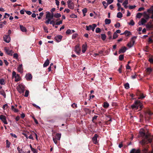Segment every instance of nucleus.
I'll return each mask as SVG.
<instances>
[{"label": "nucleus", "mask_w": 153, "mask_h": 153, "mask_svg": "<svg viewBox=\"0 0 153 153\" xmlns=\"http://www.w3.org/2000/svg\"><path fill=\"white\" fill-rule=\"evenodd\" d=\"M12 77H14L15 78V81L16 82H18L19 81L20 79V77L18 74H17L16 72L13 71L12 73Z\"/></svg>", "instance_id": "423d86ee"}, {"label": "nucleus", "mask_w": 153, "mask_h": 153, "mask_svg": "<svg viewBox=\"0 0 153 153\" xmlns=\"http://www.w3.org/2000/svg\"><path fill=\"white\" fill-rule=\"evenodd\" d=\"M13 57L14 58L17 59L18 58V55L17 53H15L13 54Z\"/></svg>", "instance_id": "6e6d98bb"}, {"label": "nucleus", "mask_w": 153, "mask_h": 153, "mask_svg": "<svg viewBox=\"0 0 153 153\" xmlns=\"http://www.w3.org/2000/svg\"><path fill=\"white\" fill-rule=\"evenodd\" d=\"M68 6L69 8L73 9L74 6V4L71 1L68 0L67 1Z\"/></svg>", "instance_id": "9b49d317"}, {"label": "nucleus", "mask_w": 153, "mask_h": 153, "mask_svg": "<svg viewBox=\"0 0 153 153\" xmlns=\"http://www.w3.org/2000/svg\"><path fill=\"white\" fill-rule=\"evenodd\" d=\"M97 27V25L95 24H93L92 25H89L88 26H86V30H92L93 31H94L95 28Z\"/></svg>", "instance_id": "0eeeda50"}, {"label": "nucleus", "mask_w": 153, "mask_h": 153, "mask_svg": "<svg viewBox=\"0 0 153 153\" xmlns=\"http://www.w3.org/2000/svg\"><path fill=\"white\" fill-rule=\"evenodd\" d=\"M26 13L28 15H30L32 14V12L30 11H26Z\"/></svg>", "instance_id": "338daca9"}, {"label": "nucleus", "mask_w": 153, "mask_h": 153, "mask_svg": "<svg viewBox=\"0 0 153 153\" xmlns=\"http://www.w3.org/2000/svg\"><path fill=\"white\" fill-rule=\"evenodd\" d=\"M98 137V135L97 134H95L94 137L92 138V140L93 143L95 144H97L98 143L97 140Z\"/></svg>", "instance_id": "f8f14e48"}, {"label": "nucleus", "mask_w": 153, "mask_h": 153, "mask_svg": "<svg viewBox=\"0 0 153 153\" xmlns=\"http://www.w3.org/2000/svg\"><path fill=\"white\" fill-rule=\"evenodd\" d=\"M18 71L21 73H22L23 72V68L22 67V65H20L17 68Z\"/></svg>", "instance_id": "a211bd4d"}, {"label": "nucleus", "mask_w": 153, "mask_h": 153, "mask_svg": "<svg viewBox=\"0 0 153 153\" xmlns=\"http://www.w3.org/2000/svg\"><path fill=\"white\" fill-rule=\"evenodd\" d=\"M20 28L21 30L23 32H26L27 31V29L23 25H20Z\"/></svg>", "instance_id": "412c9836"}, {"label": "nucleus", "mask_w": 153, "mask_h": 153, "mask_svg": "<svg viewBox=\"0 0 153 153\" xmlns=\"http://www.w3.org/2000/svg\"><path fill=\"white\" fill-rule=\"evenodd\" d=\"M66 34H71V30H70V29L67 30L66 32Z\"/></svg>", "instance_id": "de8ad7c7"}, {"label": "nucleus", "mask_w": 153, "mask_h": 153, "mask_svg": "<svg viewBox=\"0 0 153 153\" xmlns=\"http://www.w3.org/2000/svg\"><path fill=\"white\" fill-rule=\"evenodd\" d=\"M101 39H102L104 41L106 39V36L104 34H101Z\"/></svg>", "instance_id": "c85d7f7f"}, {"label": "nucleus", "mask_w": 153, "mask_h": 153, "mask_svg": "<svg viewBox=\"0 0 153 153\" xmlns=\"http://www.w3.org/2000/svg\"><path fill=\"white\" fill-rule=\"evenodd\" d=\"M31 150L33 152V153H37L38 152L37 150L34 148L32 149Z\"/></svg>", "instance_id": "13d9d810"}, {"label": "nucleus", "mask_w": 153, "mask_h": 153, "mask_svg": "<svg viewBox=\"0 0 153 153\" xmlns=\"http://www.w3.org/2000/svg\"><path fill=\"white\" fill-rule=\"evenodd\" d=\"M62 36L61 35H59L55 36V39L56 42H59L61 41L62 38Z\"/></svg>", "instance_id": "2eb2a0df"}, {"label": "nucleus", "mask_w": 153, "mask_h": 153, "mask_svg": "<svg viewBox=\"0 0 153 153\" xmlns=\"http://www.w3.org/2000/svg\"><path fill=\"white\" fill-rule=\"evenodd\" d=\"M101 31L100 29V28L97 27L96 28L95 30V32L96 33H99Z\"/></svg>", "instance_id": "37998d69"}, {"label": "nucleus", "mask_w": 153, "mask_h": 153, "mask_svg": "<svg viewBox=\"0 0 153 153\" xmlns=\"http://www.w3.org/2000/svg\"><path fill=\"white\" fill-rule=\"evenodd\" d=\"M25 78L27 80H30L32 78V76L30 74H27L26 75Z\"/></svg>", "instance_id": "aec40b11"}, {"label": "nucleus", "mask_w": 153, "mask_h": 153, "mask_svg": "<svg viewBox=\"0 0 153 153\" xmlns=\"http://www.w3.org/2000/svg\"><path fill=\"white\" fill-rule=\"evenodd\" d=\"M62 23V21L60 20L59 22H56V25H59Z\"/></svg>", "instance_id": "8fccbe9b"}, {"label": "nucleus", "mask_w": 153, "mask_h": 153, "mask_svg": "<svg viewBox=\"0 0 153 153\" xmlns=\"http://www.w3.org/2000/svg\"><path fill=\"white\" fill-rule=\"evenodd\" d=\"M80 49L79 45H76L75 48V51L77 54L79 55L80 53Z\"/></svg>", "instance_id": "4468645a"}, {"label": "nucleus", "mask_w": 153, "mask_h": 153, "mask_svg": "<svg viewBox=\"0 0 153 153\" xmlns=\"http://www.w3.org/2000/svg\"><path fill=\"white\" fill-rule=\"evenodd\" d=\"M117 6L118 7V9H117L118 10L120 11V9H121V5H120V3H118L117 4Z\"/></svg>", "instance_id": "58836bf2"}, {"label": "nucleus", "mask_w": 153, "mask_h": 153, "mask_svg": "<svg viewBox=\"0 0 153 153\" xmlns=\"http://www.w3.org/2000/svg\"><path fill=\"white\" fill-rule=\"evenodd\" d=\"M145 96L143 95V94H140V97H138V99H142L145 98Z\"/></svg>", "instance_id": "a19ab883"}, {"label": "nucleus", "mask_w": 153, "mask_h": 153, "mask_svg": "<svg viewBox=\"0 0 153 153\" xmlns=\"http://www.w3.org/2000/svg\"><path fill=\"white\" fill-rule=\"evenodd\" d=\"M10 15L9 14H8L7 13H5L4 14V18H6V16H7L8 17H9Z\"/></svg>", "instance_id": "4d7b16f0"}, {"label": "nucleus", "mask_w": 153, "mask_h": 153, "mask_svg": "<svg viewBox=\"0 0 153 153\" xmlns=\"http://www.w3.org/2000/svg\"><path fill=\"white\" fill-rule=\"evenodd\" d=\"M146 22V20L145 19L143 18H142L141 19L140 22H138V24L139 25H143Z\"/></svg>", "instance_id": "dca6fc26"}, {"label": "nucleus", "mask_w": 153, "mask_h": 153, "mask_svg": "<svg viewBox=\"0 0 153 153\" xmlns=\"http://www.w3.org/2000/svg\"><path fill=\"white\" fill-rule=\"evenodd\" d=\"M142 14L141 13H138L136 15V17L137 18H141Z\"/></svg>", "instance_id": "4c0bfd02"}, {"label": "nucleus", "mask_w": 153, "mask_h": 153, "mask_svg": "<svg viewBox=\"0 0 153 153\" xmlns=\"http://www.w3.org/2000/svg\"><path fill=\"white\" fill-rule=\"evenodd\" d=\"M53 16L56 18H59L61 17V15L60 13H56L54 15H53Z\"/></svg>", "instance_id": "c756f323"}, {"label": "nucleus", "mask_w": 153, "mask_h": 153, "mask_svg": "<svg viewBox=\"0 0 153 153\" xmlns=\"http://www.w3.org/2000/svg\"><path fill=\"white\" fill-rule=\"evenodd\" d=\"M135 7H136L135 5L130 6L129 7V8L130 9H134Z\"/></svg>", "instance_id": "052dcab7"}, {"label": "nucleus", "mask_w": 153, "mask_h": 153, "mask_svg": "<svg viewBox=\"0 0 153 153\" xmlns=\"http://www.w3.org/2000/svg\"><path fill=\"white\" fill-rule=\"evenodd\" d=\"M149 61L151 63L153 64V57L150 58L149 59Z\"/></svg>", "instance_id": "bf43d9fd"}, {"label": "nucleus", "mask_w": 153, "mask_h": 153, "mask_svg": "<svg viewBox=\"0 0 153 153\" xmlns=\"http://www.w3.org/2000/svg\"><path fill=\"white\" fill-rule=\"evenodd\" d=\"M33 105L34 106L36 107V108H39V109H40V108L39 106L38 105H36L35 104H33Z\"/></svg>", "instance_id": "774afa93"}, {"label": "nucleus", "mask_w": 153, "mask_h": 153, "mask_svg": "<svg viewBox=\"0 0 153 153\" xmlns=\"http://www.w3.org/2000/svg\"><path fill=\"white\" fill-rule=\"evenodd\" d=\"M102 4L104 6L105 9H106L108 6V5L109 4H108V3H106L105 1H102Z\"/></svg>", "instance_id": "b1692460"}, {"label": "nucleus", "mask_w": 153, "mask_h": 153, "mask_svg": "<svg viewBox=\"0 0 153 153\" xmlns=\"http://www.w3.org/2000/svg\"><path fill=\"white\" fill-rule=\"evenodd\" d=\"M49 23L51 24H52L53 26H54L55 25V22L54 21L52 20L49 22Z\"/></svg>", "instance_id": "680f3d73"}, {"label": "nucleus", "mask_w": 153, "mask_h": 153, "mask_svg": "<svg viewBox=\"0 0 153 153\" xmlns=\"http://www.w3.org/2000/svg\"><path fill=\"white\" fill-rule=\"evenodd\" d=\"M127 50V49L125 47H123L119 50V53H124Z\"/></svg>", "instance_id": "f3484780"}, {"label": "nucleus", "mask_w": 153, "mask_h": 153, "mask_svg": "<svg viewBox=\"0 0 153 153\" xmlns=\"http://www.w3.org/2000/svg\"><path fill=\"white\" fill-rule=\"evenodd\" d=\"M118 37V34L114 32L113 35V39H115Z\"/></svg>", "instance_id": "79ce46f5"}, {"label": "nucleus", "mask_w": 153, "mask_h": 153, "mask_svg": "<svg viewBox=\"0 0 153 153\" xmlns=\"http://www.w3.org/2000/svg\"><path fill=\"white\" fill-rule=\"evenodd\" d=\"M70 16L72 18H76L77 17V16L74 14H72Z\"/></svg>", "instance_id": "3c124183"}, {"label": "nucleus", "mask_w": 153, "mask_h": 153, "mask_svg": "<svg viewBox=\"0 0 153 153\" xmlns=\"http://www.w3.org/2000/svg\"><path fill=\"white\" fill-rule=\"evenodd\" d=\"M141 136L143 137L144 138L140 142V143L142 145H144L148 143H150L152 141V139L150 138L149 137L142 131L140 132Z\"/></svg>", "instance_id": "f257e3e1"}, {"label": "nucleus", "mask_w": 153, "mask_h": 153, "mask_svg": "<svg viewBox=\"0 0 153 153\" xmlns=\"http://www.w3.org/2000/svg\"><path fill=\"white\" fill-rule=\"evenodd\" d=\"M0 119L5 124H7L6 117L5 116L2 115H0Z\"/></svg>", "instance_id": "ddd939ff"}, {"label": "nucleus", "mask_w": 153, "mask_h": 153, "mask_svg": "<svg viewBox=\"0 0 153 153\" xmlns=\"http://www.w3.org/2000/svg\"><path fill=\"white\" fill-rule=\"evenodd\" d=\"M87 48V45L86 44H83L82 45V52L83 53H84L86 49Z\"/></svg>", "instance_id": "6ab92c4d"}, {"label": "nucleus", "mask_w": 153, "mask_h": 153, "mask_svg": "<svg viewBox=\"0 0 153 153\" xmlns=\"http://www.w3.org/2000/svg\"><path fill=\"white\" fill-rule=\"evenodd\" d=\"M49 64V60L48 59H47L45 62H44L43 64L44 67H45L48 66Z\"/></svg>", "instance_id": "4be33fe9"}, {"label": "nucleus", "mask_w": 153, "mask_h": 153, "mask_svg": "<svg viewBox=\"0 0 153 153\" xmlns=\"http://www.w3.org/2000/svg\"><path fill=\"white\" fill-rule=\"evenodd\" d=\"M7 146L6 147L7 148H9L10 147V142L8 140H6Z\"/></svg>", "instance_id": "72a5a7b5"}, {"label": "nucleus", "mask_w": 153, "mask_h": 153, "mask_svg": "<svg viewBox=\"0 0 153 153\" xmlns=\"http://www.w3.org/2000/svg\"><path fill=\"white\" fill-rule=\"evenodd\" d=\"M17 89L19 93H23L25 91L24 86L22 84H20L18 85Z\"/></svg>", "instance_id": "20e7f679"}, {"label": "nucleus", "mask_w": 153, "mask_h": 153, "mask_svg": "<svg viewBox=\"0 0 153 153\" xmlns=\"http://www.w3.org/2000/svg\"><path fill=\"white\" fill-rule=\"evenodd\" d=\"M140 104V102L139 100H137L134 103L131 105V107L132 109L134 111L137 110L140 107L139 105Z\"/></svg>", "instance_id": "7ed1b4c3"}, {"label": "nucleus", "mask_w": 153, "mask_h": 153, "mask_svg": "<svg viewBox=\"0 0 153 153\" xmlns=\"http://www.w3.org/2000/svg\"><path fill=\"white\" fill-rule=\"evenodd\" d=\"M4 51L7 54L12 56L13 53V51L12 50H10L6 47L4 48Z\"/></svg>", "instance_id": "9d476101"}, {"label": "nucleus", "mask_w": 153, "mask_h": 153, "mask_svg": "<svg viewBox=\"0 0 153 153\" xmlns=\"http://www.w3.org/2000/svg\"><path fill=\"white\" fill-rule=\"evenodd\" d=\"M109 104L108 103L106 102H105L104 103L103 106L105 108H107L109 106Z\"/></svg>", "instance_id": "7c9ffc66"}, {"label": "nucleus", "mask_w": 153, "mask_h": 153, "mask_svg": "<svg viewBox=\"0 0 153 153\" xmlns=\"http://www.w3.org/2000/svg\"><path fill=\"white\" fill-rule=\"evenodd\" d=\"M77 36V34H76V33L74 34L72 36V39H75V38H76V37Z\"/></svg>", "instance_id": "864d4df0"}, {"label": "nucleus", "mask_w": 153, "mask_h": 153, "mask_svg": "<svg viewBox=\"0 0 153 153\" xmlns=\"http://www.w3.org/2000/svg\"><path fill=\"white\" fill-rule=\"evenodd\" d=\"M124 87H125V88L126 89H128L129 88V84L128 83H126L124 85Z\"/></svg>", "instance_id": "f704fd0d"}, {"label": "nucleus", "mask_w": 153, "mask_h": 153, "mask_svg": "<svg viewBox=\"0 0 153 153\" xmlns=\"http://www.w3.org/2000/svg\"><path fill=\"white\" fill-rule=\"evenodd\" d=\"M29 94V91L28 90H26L25 92V94L24 96L25 97H27Z\"/></svg>", "instance_id": "ea45409f"}, {"label": "nucleus", "mask_w": 153, "mask_h": 153, "mask_svg": "<svg viewBox=\"0 0 153 153\" xmlns=\"http://www.w3.org/2000/svg\"><path fill=\"white\" fill-rule=\"evenodd\" d=\"M0 83L1 85H4V79H1L0 80Z\"/></svg>", "instance_id": "473e14b6"}, {"label": "nucleus", "mask_w": 153, "mask_h": 153, "mask_svg": "<svg viewBox=\"0 0 153 153\" xmlns=\"http://www.w3.org/2000/svg\"><path fill=\"white\" fill-rule=\"evenodd\" d=\"M61 134L60 133H57L56 134L55 136V138L53 137V142L55 144H56L57 143V141L56 140H60L61 137Z\"/></svg>", "instance_id": "39448f33"}, {"label": "nucleus", "mask_w": 153, "mask_h": 153, "mask_svg": "<svg viewBox=\"0 0 153 153\" xmlns=\"http://www.w3.org/2000/svg\"><path fill=\"white\" fill-rule=\"evenodd\" d=\"M107 3H108V4H111V3H112L113 2V0H106Z\"/></svg>", "instance_id": "5fc2aeb1"}, {"label": "nucleus", "mask_w": 153, "mask_h": 153, "mask_svg": "<svg viewBox=\"0 0 153 153\" xmlns=\"http://www.w3.org/2000/svg\"><path fill=\"white\" fill-rule=\"evenodd\" d=\"M144 17L147 20L148 19H149V18H150L149 15L148 14L144 16Z\"/></svg>", "instance_id": "0e129e2a"}, {"label": "nucleus", "mask_w": 153, "mask_h": 153, "mask_svg": "<svg viewBox=\"0 0 153 153\" xmlns=\"http://www.w3.org/2000/svg\"><path fill=\"white\" fill-rule=\"evenodd\" d=\"M123 33L125 34L127 36H129L130 34V32L128 31L127 30H126Z\"/></svg>", "instance_id": "e433bc0d"}, {"label": "nucleus", "mask_w": 153, "mask_h": 153, "mask_svg": "<svg viewBox=\"0 0 153 153\" xmlns=\"http://www.w3.org/2000/svg\"><path fill=\"white\" fill-rule=\"evenodd\" d=\"M124 58V56L123 55H120L119 56V59L122 61Z\"/></svg>", "instance_id": "49530a36"}, {"label": "nucleus", "mask_w": 153, "mask_h": 153, "mask_svg": "<svg viewBox=\"0 0 153 153\" xmlns=\"http://www.w3.org/2000/svg\"><path fill=\"white\" fill-rule=\"evenodd\" d=\"M8 106L7 104H6L3 105L2 108L3 109L5 110L8 108Z\"/></svg>", "instance_id": "c03bdc74"}, {"label": "nucleus", "mask_w": 153, "mask_h": 153, "mask_svg": "<svg viewBox=\"0 0 153 153\" xmlns=\"http://www.w3.org/2000/svg\"><path fill=\"white\" fill-rule=\"evenodd\" d=\"M147 12L149 13L153 14V9L152 8H150L147 10Z\"/></svg>", "instance_id": "2f4dec72"}, {"label": "nucleus", "mask_w": 153, "mask_h": 153, "mask_svg": "<svg viewBox=\"0 0 153 153\" xmlns=\"http://www.w3.org/2000/svg\"><path fill=\"white\" fill-rule=\"evenodd\" d=\"M46 18L47 20L45 22V23L47 24H49V22L51 21L53 17V13H51L49 11L46 12Z\"/></svg>", "instance_id": "f03ea898"}, {"label": "nucleus", "mask_w": 153, "mask_h": 153, "mask_svg": "<svg viewBox=\"0 0 153 153\" xmlns=\"http://www.w3.org/2000/svg\"><path fill=\"white\" fill-rule=\"evenodd\" d=\"M145 8L143 7H141L139 8L138 10V11H140L143 10H144Z\"/></svg>", "instance_id": "69168bd1"}, {"label": "nucleus", "mask_w": 153, "mask_h": 153, "mask_svg": "<svg viewBox=\"0 0 153 153\" xmlns=\"http://www.w3.org/2000/svg\"><path fill=\"white\" fill-rule=\"evenodd\" d=\"M71 106L74 108H76L77 107V105L76 104L73 103L72 104Z\"/></svg>", "instance_id": "603ef678"}, {"label": "nucleus", "mask_w": 153, "mask_h": 153, "mask_svg": "<svg viewBox=\"0 0 153 153\" xmlns=\"http://www.w3.org/2000/svg\"><path fill=\"white\" fill-rule=\"evenodd\" d=\"M147 114H148L149 115H151L153 114V113L151 112L150 111H148L147 112Z\"/></svg>", "instance_id": "e2e57ef3"}, {"label": "nucleus", "mask_w": 153, "mask_h": 153, "mask_svg": "<svg viewBox=\"0 0 153 153\" xmlns=\"http://www.w3.org/2000/svg\"><path fill=\"white\" fill-rule=\"evenodd\" d=\"M134 38H136V37L135 36L132 38L131 41L127 44V46L129 48L132 47L134 45L135 42V41L134 39Z\"/></svg>", "instance_id": "6e6552de"}, {"label": "nucleus", "mask_w": 153, "mask_h": 153, "mask_svg": "<svg viewBox=\"0 0 153 153\" xmlns=\"http://www.w3.org/2000/svg\"><path fill=\"white\" fill-rule=\"evenodd\" d=\"M111 22V20L110 19H106L105 20V25L110 24Z\"/></svg>", "instance_id": "393cba45"}, {"label": "nucleus", "mask_w": 153, "mask_h": 153, "mask_svg": "<svg viewBox=\"0 0 153 153\" xmlns=\"http://www.w3.org/2000/svg\"><path fill=\"white\" fill-rule=\"evenodd\" d=\"M117 16L118 18H121L123 17V14L119 12L117 13Z\"/></svg>", "instance_id": "cd10ccee"}, {"label": "nucleus", "mask_w": 153, "mask_h": 153, "mask_svg": "<svg viewBox=\"0 0 153 153\" xmlns=\"http://www.w3.org/2000/svg\"><path fill=\"white\" fill-rule=\"evenodd\" d=\"M128 24L132 26L134 25V23L133 20L132 19L131 20L130 22L128 23Z\"/></svg>", "instance_id": "a18cd8bd"}, {"label": "nucleus", "mask_w": 153, "mask_h": 153, "mask_svg": "<svg viewBox=\"0 0 153 153\" xmlns=\"http://www.w3.org/2000/svg\"><path fill=\"white\" fill-rule=\"evenodd\" d=\"M4 41L7 43H9L10 41V38L9 35H5L3 37Z\"/></svg>", "instance_id": "1a4fd4ad"}, {"label": "nucleus", "mask_w": 153, "mask_h": 153, "mask_svg": "<svg viewBox=\"0 0 153 153\" xmlns=\"http://www.w3.org/2000/svg\"><path fill=\"white\" fill-rule=\"evenodd\" d=\"M128 4V0H125L124 2L123 3V5L124 6V7L126 8H127V6H126L127 4Z\"/></svg>", "instance_id": "a878e982"}, {"label": "nucleus", "mask_w": 153, "mask_h": 153, "mask_svg": "<svg viewBox=\"0 0 153 153\" xmlns=\"http://www.w3.org/2000/svg\"><path fill=\"white\" fill-rule=\"evenodd\" d=\"M82 11L83 14L86 13L87 12V9L86 8L83 9Z\"/></svg>", "instance_id": "09e8293b"}, {"label": "nucleus", "mask_w": 153, "mask_h": 153, "mask_svg": "<svg viewBox=\"0 0 153 153\" xmlns=\"http://www.w3.org/2000/svg\"><path fill=\"white\" fill-rule=\"evenodd\" d=\"M11 109L12 111L15 113L18 112L19 111V110L18 109L15 108L14 107L13 105H12L11 106Z\"/></svg>", "instance_id": "5701e85b"}, {"label": "nucleus", "mask_w": 153, "mask_h": 153, "mask_svg": "<svg viewBox=\"0 0 153 153\" xmlns=\"http://www.w3.org/2000/svg\"><path fill=\"white\" fill-rule=\"evenodd\" d=\"M42 27L45 32L47 33H48L49 32L48 30V28L47 27L45 26V25H43Z\"/></svg>", "instance_id": "bb28decb"}, {"label": "nucleus", "mask_w": 153, "mask_h": 153, "mask_svg": "<svg viewBox=\"0 0 153 153\" xmlns=\"http://www.w3.org/2000/svg\"><path fill=\"white\" fill-rule=\"evenodd\" d=\"M120 24L119 22H117L114 25V27L116 28H118L120 27Z\"/></svg>", "instance_id": "c9c22d12"}]
</instances>
